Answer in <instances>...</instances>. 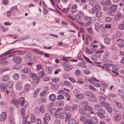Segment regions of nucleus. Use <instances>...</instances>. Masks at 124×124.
Returning <instances> with one entry per match:
<instances>
[{"instance_id":"obj_1","label":"nucleus","mask_w":124,"mask_h":124,"mask_svg":"<svg viewBox=\"0 0 124 124\" xmlns=\"http://www.w3.org/2000/svg\"><path fill=\"white\" fill-rule=\"evenodd\" d=\"M84 93L86 96H89V100L91 101H95L96 98L94 93L91 91H86Z\"/></svg>"},{"instance_id":"obj_2","label":"nucleus","mask_w":124,"mask_h":124,"mask_svg":"<svg viewBox=\"0 0 124 124\" xmlns=\"http://www.w3.org/2000/svg\"><path fill=\"white\" fill-rule=\"evenodd\" d=\"M59 117L61 119H65V121L67 122L70 116V115L67 114L65 112H62L59 114Z\"/></svg>"},{"instance_id":"obj_3","label":"nucleus","mask_w":124,"mask_h":124,"mask_svg":"<svg viewBox=\"0 0 124 124\" xmlns=\"http://www.w3.org/2000/svg\"><path fill=\"white\" fill-rule=\"evenodd\" d=\"M91 5L94 7V9L96 11L99 10L101 7L97 1L95 0H92L90 1Z\"/></svg>"},{"instance_id":"obj_4","label":"nucleus","mask_w":124,"mask_h":124,"mask_svg":"<svg viewBox=\"0 0 124 124\" xmlns=\"http://www.w3.org/2000/svg\"><path fill=\"white\" fill-rule=\"evenodd\" d=\"M18 103L21 105L23 106H26L27 107V105H28V103L26 101H25L24 98L23 97L20 98L19 100Z\"/></svg>"},{"instance_id":"obj_5","label":"nucleus","mask_w":124,"mask_h":124,"mask_svg":"<svg viewBox=\"0 0 124 124\" xmlns=\"http://www.w3.org/2000/svg\"><path fill=\"white\" fill-rule=\"evenodd\" d=\"M12 61L16 63H20L22 61V59L19 57H15L12 58Z\"/></svg>"},{"instance_id":"obj_6","label":"nucleus","mask_w":124,"mask_h":124,"mask_svg":"<svg viewBox=\"0 0 124 124\" xmlns=\"http://www.w3.org/2000/svg\"><path fill=\"white\" fill-rule=\"evenodd\" d=\"M7 117L6 113L4 112H2L0 116V120L3 122L6 119Z\"/></svg>"},{"instance_id":"obj_7","label":"nucleus","mask_w":124,"mask_h":124,"mask_svg":"<svg viewBox=\"0 0 124 124\" xmlns=\"http://www.w3.org/2000/svg\"><path fill=\"white\" fill-rule=\"evenodd\" d=\"M102 108V107L100 105L96 104L94 106L95 110L97 112L101 111L102 110H103Z\"/></svg>"},{"instance_id":"obj_8","label":"nucleus","mask_w":124,"mask_h":124,"mask_svg":"<svg viewBox=\"0 0 124 124\" xmlns=\"http://www.w3.org/2000/svg\"><path fill=\"white\" fill-rule=\"evenodd\" d=\"M116 5H113L109 9V12L110 13L114 12L116 10Z\"/></svg>"},{"instance_id":"obj_9","label":"nucleus","mask_w":124,"mask_h":124,"mask_svg":"<svg viewBox=\"0 0 124 124\" xmlns=\"http://www.w3.org/2000/svg\"><path fill=\"white\" fill-rule=\"evenodd\" d=\"M51 119V116L50 114L47 113H46L45 115V117L43 118V119L44 123H46V120L47 121H49Z\"/></svg>"},{"instance_id":"obj_10","label":"nucleus","mask_w":124,"mask_h":124,"mask_svg":"<svg viewBox=\"0 0 124 124\" xmlns=\"http://www.w3.org/2000/svg\"><path fill=\"white\" fill-rule=\"evenodd\" d=\"M25 59L28 61H31L32 60V55L31 54H26L25 56Z\"/></svg>"},{"instance_id":"obj_11","label":"nucleus","mask_w":124,"mask_h":124,"mask_svg":"<svg viewBox=\"0 0 124 124\" xmlns=\"http://www.w3.org/2000/svg\"><path fill=\"white\" fill-rule=\"evenodd\" d=\"M105 111L104 110H102L101 111L97 112V113L98 116L102 118H104L105 117V116L103 115V114H105Z\"/></svg>"},{"instance_id":"obj_12","label":"nucleus","mask_w":124,"mask_h":124,"mask_svg":"<svg viewBox=\"0 0 124 124\" xmlns=\"http://www.w3.org/2000/svg\"><path fill=\"white\" fill-rule=\"evenodd\" d=\"M0 88L1 90L3 91H6L7 90L6 84L5 83H2L0 84Z\"/></svg>"},{"instance_id":"obj_13","label":"nucleus","mask_w":124,"mask_h":124,"mask_svg":"<svg viewBox=\"0 0 124 124\" xmlns=\"http://www.w3.org/2000/svg\"><path fill=\"white\" fill-rule=\"evenodd\" d=\"M32 51L35 53L43 55L44 53L37 49H33L32 50Z\"/></svg>"},{"instance_id":"obj_14","label":"nucleus","mask_w":124,"mask_h":124,"mask_svg":"<svg viewBox=\"0 0 124 124\" xmlns=\"http://www.w3.org/2000/svg\"><path fill=\"white\" fill-rule=\"evenodd\" d=\"M77 122L74 118H72L69 120L68 124H76Z\"/></svg>"},{"instance_id":"obj_15","label":"nucleus","mask_w":124,"mask_h":124,"mask_svg":"<svg viewBox=\"0 0 124 124\" xmlns=\"http://www.w3.org/2000/svg\"><path fill=\"white\" fill-rule=\"evenodd\" d=\"M122 17V15L120 13H118L115 16L114 20L115 21L118 20L120 19Z\"/></svg>"},{"instance_id":"obj_16","label":"nucleus","mask_w":124,"mask_h":124,"mask_svg":"<svg viewBox=\"0 0 124 124\" xmlns=\"http://www.w3.org/2000/svg\"><path fill=\"white\" fill-rule=\"evenodd\" d=\"M79 113L82 115H85L86 113V111L85 108H80L79 109Z\"/></svg>"},{"instance_id":"obj_17","label":"nucleus","mask_w":124,"mask_h":124,"mask_svg":"<svg viewBox=\"0 0 124 124\" xmlns=\"http://www.w3.org/2000/svg\"><path fill=\"white\" fill-rule=\"evenodd\" d=\"M91 120L92 122V123L93 124H96L98 122V120L96 116H94L93 117Z\"/></svg>"},{"instance_id":"obj_18","label":"nucleus","mask_w":124,"mask_h":124,"mask_svg":"<svg viewBox=\"0 0 124 124\" xmlns=\"http://www.w3.org/2000/svg\"><path fill=\"white\" fill-rule=\"evenodd\" d=\"M39 108L40 112L42 113L45 112V107L44 105H41Z\"/></svg>"},{"instance_id":"obj_19","label":"nucleus","mask_w":124,"mask_h":124,"mask_svg":"<svg viewBox=\"0 0 124 124\" xmlns=\"http://www.w3.org/2000/svg\"><path fill=\"white\" fill-rule=\"evenodd\" d=\"M16 88L17 90H20L22 89V87L20 82L17 83L16 86Z\"/></svg>"},{"instance_id":"obj_20","label":"nucleus","mask_w":124,"mask_h":124,"mask_svg":"<svg viewBox=\"0 0 124 124\" xmlns=\"http://www.w3.org/2000/svg\"><path fill=\"white\" fill-rule=\"evenodd\" d=\"M9 76L8 75H6L4 76L2 78V80L3 81H7L9 79Z\"/></svg>"},{"instance_id":"obj_21","label":"nucleus","mask_w":124,"mask_h":124,"mask_svg":"<svg viewBox=\"0 0 124 124\" xmlns=\"http://www.w3.org/2000/svg\"><path fill=\"white\" fill-rule=\"evenodd\" d=\"M50 113L51 115H53L54 114L57 112L58 111L56 110V108H52L50 109Z\"/></svg>"},{"instance_id":"obj_22","label":"nucleus","mask_w":124,"mask_h":124,"mask_svg":"<svg viewBox=\"0 0 124 124\" xmlns=\"http://www.w3.org/2000/svg\"><path fill=\"white\" fill-rule=\"evenodd\" d=\"M45 72L43 70L40 71L39 73V77L42 78H43L45 75Z\"/></svg>"},{"instance_id":"obj_23","label":"nucleus","mask_w":124,"mask_h":124,"mask_svg":"<svg viewBox=\"0 0 124 124\" xmlns=\"http://www.w3.org/2000/svg\"><path fill=\"white\" fill-rule=\"evenodd\" d=\"M11 11L12 12H17L18 11V10L17 8V7L14 6L11 8Z\"/></svg>"},{"instance_id":"obj_24","label":"nucleus","mask_w":124,"mask_h":124,"mask_svg":"<svg viewBox=\"0 0 124 124\" xmlns=\"http://www.w3.org/2000/svg\"><path fill=\"white\" fill-rule=\"evenodd\" d=\"M78 66L82 67L83 68H85L86 67V66L84 62H82L80 63H79L78 64Z\"/></svg>"},{"instance_id":"obj_25","label":"nucleus","mask_w":124,"mask_h":124,"mask_svg":"<svg viewBox=\"0 0 124 124\" xmlns=\"http://www.w3.org/2000/svg\"><path fill=\"white\" fill-rule=\"evenodd\" d=\"M49 99L52 101H54L56 98L55 95L53 94H50L49 97Z\"/></svg>"},{"instance_id":"obj_26","label":"nucleus","mask_w":124,"mask_h":124,"mask_svg":"<svg viewBox=\"0 0 124 124\" xmlns=\"http://www.w3.org/2000/svg\"><path fill=\"white\" fill-rule=\"evenodd\" d=\"M27 107H26V106H23L22 108V110L21 111V114L24 115V113L25 112V109L28 108V105H27Z\"/></svg>"},{"instance_id":"obj_27","label":"nucleus","mask_w":124,"mask_h":124,"mask_svg":"<svg viewBox=\"0 0 124 124\" xmlns=\"http://www.w3.org/2000/svg\"><path fill=\"white\" fill-rule=\"evenodd\" d=\"M118 94L121 96H124V90L122 89H119L118 91Z\"/></svg>"},{"instance_id":"obj_28","label":"nucleus","mask_w":124,"mask_h":124,"mask_svg":"<svg viewBox=\"0 0 124 124\" xmlns=\"http://www.w3.org/2000/svg\"><path fill=\"white\" fill-rule=\"evenodd\" d=\"M119 43L118 45L120 47H122L124 45V40L120 39L119 40Z\"/></svg>"},{"instance_id":"obj_29","label":"nucleus","mask_w":124,"mask_h":124,"mask_svg":"<svg viewBox=\"0 0 124 124\" xmlns=\"http://www.w3.org/2000/svg\"><path fill=\"white\" fill-rule=\"evenodd\" d=\"M64 105V102L63 101H59L56 103L57 106L59 107L62 106Z\"/></svg>"},{"instance_id":"obj_30","label":"nucleus","mask_w":124,"mask_h":124,"mask_svg":"<svg viewBox=\"0 0 124 124\" xmlns=\"http://www.w3.org/2000/svg\"><path fill=\"white\" fill-rule=\"evenodd\" d=\"M80 90L78 89H76L73 91L76 97L77 95H78L80 93Z\"/></svg>"},{"instance_id":"obj_31","label":"nucleus","mask_w":124,"mask_h":124,"mask_svg":"<svg viewBox=\"0 0 124 124\" xmlns=\"http://www.w3.org/2000/svg\"><path fill=\"white\" fill-rule=\"evenodd\" d=\"M30 69L29 68H25L22 70L23 72L25 73H28L30 72Z\"/></svg>"},{"instance_id":"obj_32","label":"nucleus","mask_w":124,"mask_h":124,"mask_svg":"<svg viewBox=\"0 0 124 124\" xmlns=\"http://www.w3.org/2000/svg\"><path fill=\"white\" fill-rule=\"evenodd\" d=\"M114 117L116 120H120L121 118L120 116L118 114H115Z\"/></svg>"},{"instance_id":"obj_33","label":"nucleus","mask_w":124,"mask_h":124,"mask_svg":"<svg viewBox=\"0 0 124 124\" xmlns=\"http://www.w3.org/2000/svg\"><path fill=\"white\" fill-rule=\"evenodd\" d=\"M104 41L105 44L108 45L110 42L111 40L110 39L108 38H105L104 39Z\"/></svg>"},{"instance_id":"obj_34","label":"nucleus","mask_w":124,"mask_h":124,"mask_svg":"<svg viewBox=\"0 0 124 124\" xmlns=\"http://www.w3.org/2000/svg\"><path fill=\"white\" fill-rule=\"evenodd\" d=\"M35 118V115L33 114H31V120L32 123L34 122Z\"/></svg>"},{"instance_id":"obj_35","label":"nucleus","mask_w":124,"mask_h":124,"mask_svg":"<svg viewBox=\"0 0 124 124\" xmlns=\"http://www.w3.org/2000/svg\"><path fill=\"white\" fill-rule=\"evenodd\" d=\"M85 96V95L83 93H79L78 95H77L76 97L77 99H80Z\"/></svg>"},{"instance_id":"obj_36","label":"nucleus","mask_w":124,"mask_h":124,"mask_svg":"<svg viewBox=\"0 0 124 124\" xmlns=\"http://www.w3.org/2000/svg\"><path fill=\"white\" fill-rule=\"evenodd\" d=\"M84 19L86 21L88 22H91L92 17L89 16H86L84 18Z\"/></svg>"},{"instance_id":"obj_37","label":"nucleus","mask_w":124,"mask_h":124,"mask_svg":"<svg viewBox=\"0 0 124 124\" xmlns=\"http://www.w3.org/2000/svg\"><path fill=\"white\" fill-rule=\"evenodd\" d=\"M101 104L102 106L106 107V108L110 105V104L109 103L104 102H101Z\"/></svg>"},{"instance_id":"obj_38","label":"nucleus","mask_w":124,"mask_h":124,"mask_svg":"<svg viewBox=\"0 0 124 124\" xmlns=\"http://www.w3.org/2000/svg\"><path fill=\"white\" fill-rule=\"evenodd\" d=\"M39 108V107H36L34 109V112L37 115L39 114L40 112Z\"/></svg>"},{"instance_id":"obj_39","label":"nucleus","mask_w":124,"mask_h":124,"mask_svg":"<svg viewBox=\"0 0 124 124\" xmlns=\"http://www.w3.org/2000/svg\"><path fill=\"white\" fill-rule=\"evenodd\" d=\"M78 108V106L77 105H73L72 107L71 110L73 112L77 110Z\"/></svg>"},{"instance_id":"obj_40","label":"nucleus","mask_w":124,"mask_h":124,"mask_svg":"<svg viewBox=\"0 0 124 124\" xmlns=\"http://www.w3.org/2000/svg\"><path fill=\"white\" fill-rule=\"evenodd\" d=\"M58 85L57 83L53 84L51 85V87L52 89H55L58 87Z\"/></svg>"},{"instance_id":"obj_41","label":"nucleus","mask_w":124,"mask_h":124,"mask_svg":"<svg viewBox=\"0 0 124 124\" xmlns=\"http://www.w3.org/2000/svg\"><path fill=\"white\" fill-rule=\"evenodd\" d=\"M30 85L29 84H27L24 86L25 89L26 91L28 90L30 88Z\"/></svg>"},{"instance_id":"obj_42","label":"nucleus","mask_w":124,"mask_h":124,"mask_svg":"<svg viewBox=\"0 0 124 124\" xmlns=\"http://www.w3.org/2000/svg\"><path fill=\"white\" fill-rule=\"evenodd\" d=\"M91 58L95 62H96L97 60V58L96 56L93 55L91 56Z\"/></svg>"},{"instance_id":"obj_43","label":"nucleus","mask_w":124,"mask_h":124,"mask_svg":"<svg viewBox=\"0 0 124 124\" xmlns=\"http://www.w3.org/2000/svg\"><path fill=\"white\" fill-rule=\"evenodd\" d=\"M94 26L95 29V30L97 32H98L99 30V25L98 23H95L94 25Z\"/></svg>"},{"instance_id":"obj_44","label":"nucleus","mask_w":124,"mask_h":124,"mask_svg":"<svg viewBox=\"0 0 124 124\" xmlns=\"http://www.w3.org/2000/svg\"><path fill=\"white\" fill-rule=\"evenodd\" d=\"M102 14V13L100 11H98L96 13V16L97 18H99Z\"/></svg>"},{"instance_id":"obj_45","label":"nucleus","mask_w":124,"mask_h":124,"mask_svg":"<svg viewBox=\"0 0 124 124\" xmlns=\"http://www.w3.org/2000/svg\"><path fill=\"white\" fill-rule=\"evenodd\" d=\"M40 90V89L39 88H38L33 93V97H36V95L38 93Z\"/></svg>"},{"instance_id":"obj_46","label":"nucleus","mask_w":124,"mask_h":124,"mask_svg":"<svg viewBox=\"0 0 124 124\" xmlns=\"http://www.w3.org/2000/svg\"><path fill=\"white\" fill-rule=\"evenodd\" d=\"M75 75L77 76H79L81 75V72L79 70H76L74 72Z\"/></svg>"},{"instance_id":"obj_47","label":"nucleus","mask_w":124,"mask_h":124,"mask_svg":"<svg viewBox=\"0 0 124 124\" xmlns=\"http://www.w3.org/2000/svg\"><path fill=\"white\" fill-rule=\"evenodd\" d=\"M105 53L106 54L104 55V56L106 58L108 56L109 54L110 51L108 49H106L105 51Z\"/></svg>"},{"instance_id":"obj_48","label":"nucleus","mask_w":124,"mask_h":124,"mask_svg":"<svg viewBox=\"0 0 124 124\" xmlns=\"http://www.w3.org/2000/svg\"><path fill=\"white\" fill-rule=\"evenodd\" d=\"M37 70H39L42 69V65L40 64H38L36 65Z\"/></svg>"},{"instance_id":"obj_49","label":"nucleus","mask_w":124,"mask_h":124,"mask_svg":"<svg viewBox=\"0 0 124 124\" xmlns=\"http://www.w3.org/2000/svg\"><path fill=\"white\" fill-rule=\"evenodd\" d=\"M13 82L11 81H9L8 83V86L11 88H13Z\"/></svg>"},{"instance_id":"obj_50","label":"nucleus","mask_w":124,"mask_h":124,"mask_svg":"<svg viewBox=\"0 0 124 124\" xmlns=\"http://www.w3.org/2000/svg\"><path fill=\"white\" fill-rule=\"evenodd\" d=\"M105 1L106 6H110L111 5V1L109 0H107Z\"/></svg>"},{"instance_id":"obj_51","label":"nucleus","mask_w":124,"mask_h":124,"mask_svg":"<svg viewBox=\"0 0 124 124\" xmlns=\"http://www.w3.org/2000/svg\"><path fill=\"white\" fill-rule=\"evenodd\" d=\"M99 98L101 101H103V102L105 101L106 100V99L104 97L101 96H100L99 97Z\"/></svg>"},{"instance_id":"obj_52","label":"nucleus","mask_w":124,"mask_h":124,"mask_svg":"<svg viewBox=\"0 0 124 124\" xmlns=\"http://www.w3.org/2000/svg\"><path fill=\"white\" fill-rule=\"evenodd\" d=\"M11 103L12 104L16 106V105H18V101L14 99L11 101Z\"/></svg>"},{"instance_id":"obj_53","label":"nucleus","mask_w":124,"mask_h":124,"mask_svg":"<svg viewBox=\"0 0 124 124\" xmlns=\"http://www.w3.org/2000/svg\"><path fill=\"white\" fill-rule=\"evenodd\" d=\"M19 75L17 73H15L14 74L13 76L14 79L15 80L18 79L19 78Z\"/></svg>"},{"instance_id":"obj_54","label":"nucleus","mask_w":124,"mask_h":124,"mask_svg":"<svg viewBox=\"0 0 124 124\" xmlns=\"http://www.w3.org/2000/svg\"><path fill=\"white\" fill-rule=\"evenodd\" d=\"M46 70L48 72L50 73L51 71L52 70V68L51 66H49L46 68Z\"/></svg>"},{"instance_id":"obj_55","label":"nucleus","mask_w":124,"mask_h":124,"mask_svg":"<svg viewBox=\"0 0 124 124\" xmlns=\"http://www.w3.org/2000/svg\"><path fill=\"white\" fill-rule=\"evenodd\" d=\"M105 90V88L104 87H102L101 88L100 90V92L102 94L104 93Z\"/></svg>"},{"instance_id":"obj_56","label":"nucleus","mask_w":124,"mask_h":124,"mask_svg":"<svg viewBox=\"0 0 124 124\" xmlns=\"http://www.w3.org/2000/svg\"><path fill=\"white\" fill-rule=\"evenodd\" d=\"M118 108H122V106L120 102L116 101L115 102Z\"/></svg>"},{"instance_id":"obj_57","label":"nucleus","mask_w":124,"mask_h":124,"mask_svg":"<svg viewBox=\"0 0 124 124\" xmlns=\"http://www.w3.org/2000/svg\"><path fill=\"white\" fill-rule=\"evenodd\" d=\"M96 11L94 10L93 9H89L88 11V12L90 14H94L96 12Z\"/></svg>"},{"instance_id":"obj_58","label":"nucleus","mask_w":124,"mask_h":124,"mask_svg":"<svg viewBox=\"0 0 124 124\" xmlns=\"http://www.w3.org/2000/svg\"><path fill=\"white\" fill-rule=\"evenodd\" d=\"M106 108L107 110L109 113H111L112 112V109L111 107L108 106V107H107Z\"/></svg>"},{"instance_id":"obj_59","label":"nucleus","mask_w":124,"mask_h":124,"mask_svg":"<svg viewBox=\"0 0 124 124\" xmlns=\"http://www.w3.org/2000/svg\"><path fill=\"white\" fill-rule=\"evenodd\" d=\"M72 107L70 106H67L65 107L64 108L65 110L70 111L71 110Z\"/></svg>"},{"instance_id":"obj_60","label":"nucleus","mask_w":124,"mask_h":124,"mask_svg":"<svg viewBox=\"0 0 124 124\" xmlns=\"http://www.w3.org/2000/svg\"><path fill=\"white\" fill-rule=\"evenodd\" d=\"M112 20V18L110 17H106L105 19V21L107 22H110Z\"/></svg>"},{"instance_id":"obj_61","label":"nucleus","mask_w":124,"mask_h":124,"mask_svg":"<svg viewBox=\"0 0 124 124\" xmlns=\"http://www.w3.org/2000/svg\"><path fill=\"white\" fill-rule=\"evenodd\" d=\"M29 37L30 36H28L23 37L20 38L19 40H22L26 39H28L29 38Z\"/></svg>"},{"instance_id":"obj_62","label":"nucleus","mask_w":124,"mask_h":124,"mask_svg":"<svg viewBox=\"0 0 124 124\" xmlns=\"http://www.w3.org/2000/svg\"><path fill=\"white\" fill-rule=\"evenodd\" d=\"M64 84L67 86H70L71 85V83L67 81H66L64 82Z\"/></svg>"},{"instance_id":"obj_63","label":"nucleus","mask_w":124,"mask_h":124,"mask_svg":"<svg viewBox=\"0 0 124 124\" xmlns=\"http://www.w3.org/2000/svg\"><path fill=\"white\" fill-rule=\"evenodd\" d=\"M85 108L86 111V110L91 111L92 110V108L91 107L88 105L86 106V107H85Z\"/></svg>"},{"instance_id":"obj_64","label":"nucleus","mask_w":124,"mask_h":124,"mask_svg":"<svg viewBox=\"0 0 124 124\" xmlns=\"http://www.w3.org/2000/svg\"><path fill=\"white\" fill-rule=\"evenodd\" d=\"M35 123L36 124H40L41 120L39 118H37L35 120Z\"/></svg>"}]
</instances>
